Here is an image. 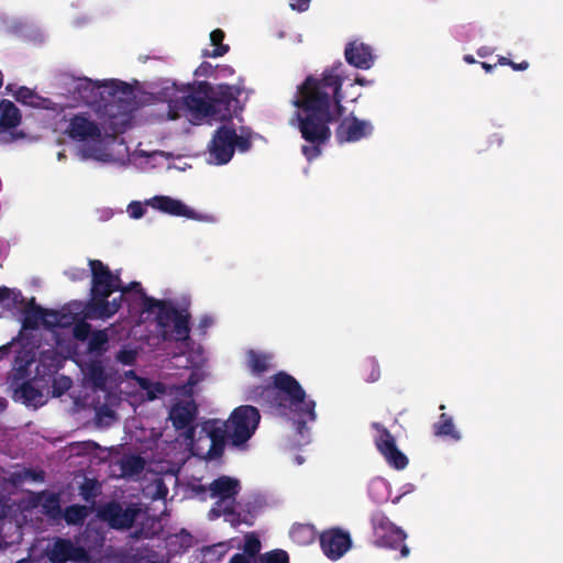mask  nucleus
I'll use <instances>...</instances> for the list:
<instances>
[{"mask_svg":"<svg viewBox=\"0 0 563 563\" xmlns=\"http://www.w3.org/2000/svg\"><path fill=\"white\" fill-rule=\"evenodd\" d=\"M345 79V66L336 60L320 75L307 76L298 86L294 101L298 108L297 128L307 142L301 146V153L309 162L319 157L322 146L330 141V123L344 114L342 85Z\"/></svg>","mask_w":563,"mask_h":563,"instance_id":"nucleus-1","label":"nucleus"},{"mask_svg":"<svg viewBox=\"0 0 563 563\" xmlns=\"http://www.w3.org/2000/svg\"><path fill=\"white\" fill-rule=\"evenodd\" d=\"M208 489L211 498H218V500H230L236 499L241 485L239 479L222 475L213 479L209 484Z\"/></svg>","mask_w":563,"mask_h":563,"instance_id":"nucleus-20","label":"nucleus"},{"mask_svg":"<svg viewBox=\"0 0 563 563\" xmlns=\"http://www.w3.org/2000/svg\"><path fill=\"white\" fill-rule=\"evenodd\" d=\"M374 126L368 120H361L354 114L344 117L335 129L339 144L355 143L373 134Z\"/></svg>","mask_w":563,"mask_h":563,"instance_id":"nucleus-8","label":"nucleus"},{"mask_svg":"<svg viewBox=\"0 0 563 563\" xmlns=\"http://www.w3.org/2000/svg\"><path fill=\"white\" fill-rule=\"evenodd\" d=\"M10 294L11 295L9 296V298L5 299L4 302H2V308L9 311L16 310L20 312L26 299L22 296V292L20 290L10 288Z\"/></svg>","mask_w":563,"mask_h":563,"instance_id":"nucleus-44","label":"nucleus"},{"mask_svg":"<svg viewBox=\"0 0 563 563\" xmlns=\"http://www.w3.org/2000/svg\"><path fill=\"white\" fill-rule=\"evenodd\" d=\"M90 299L88 301L74 300L63 307L60 311H52V317L60 327H69L73 322L80 319L91 320H106L111 317H101L98 312L90 307Z\"/></svg>","mask_w":563,"mask_h":563,"instance_id":"nucleus-13","label":"nucleus"},{"mask_svg":"<svg viewBox=\"0 0 563 563\" xmlns=\"http://www.w3.org/2000/svg\"><path fill=\"white\" fill-rule=\"evenodd\" d=\"M344 57L349 65L358 69H369L375 62V55L372 46L353 40L345 45Z\"/></svg>","mask_w":563,"mask_h":563,"instance_id":"nucleus-17","label":"nucleus"},{"mask_svg":"<svg viewBox=\"0 0 563 563\" xmlns=\"http://www.w3.org/2000/svg\"><path fill=\"white\" fill-rule=\"evenodd\" d=\"M181 117H186L191 124H200L207 118L213 117L210 101L195 93H188L179 100L169 102L167 118L177 120Z\"/></svg>","mask_w":563,"mask_h":563,"instance_id":"nucleus-5","label":"nucleus"},{"mask_svg":"<svg viewBox=\"0 0 563 563\" xmlns=\"http://www.w3.org/2000/svg\"><path fill=\"white\" fill-rule=\"evenodd\" d=\"M364 371L368 383H375L380 378V366L375 357H369L365 361Z\"/></svg>","mask_w":563,"mask_h":563,"instance_id":"nucleus-45","label":"nucleus"},{"mask_svg":"<svg viewBox=\"0 0 563 563\" xmlns=\"http://www.w3.org/2000/svg\"><path fill=\"white\" fill-rule=\"evenodd\" d=\"M74 282L81 280L86 274L85 269H75L73 273H66Z\"/></svg>","mask_w":563,"mask_h":563,"instance_id":"nucleus-61","label":"nucleus"},{"mask_svg":"<svg viewBox=\"0 0 563 563\" xmlns=\"http://www.w3.org/2000/svg\"><path fill=\"white\" fill-rule=\"evenodd\" d=\"M115 86L120 87V91L123 95H126V96L132 95V88L126 82L118 81V84H115Z\"/></svg>","mask_w":563,"mask_h":563,"instance_id":"nucleus-62","label":"nucleus"},{"mask_svg":"<svg viewBox=\"0 0 563 563\" xmlns=\"http://www.w3.org/2000/svg\"><path fill=\"white\" fill-rule=\"evenodd\" d=\"M233 139L234 151L238 150L241 153H245L251 150L252 140L250 135H238L235 132V136Z\"/></svg>","mask_w":563,"mask_h":563,"instance_id":"nucleus-49","label":"nucleus"},{"mask_svg":"<svg viewBox=\"0 0 563 563\" xmlns=\"http://www.w3.org/2000/svg\"><path fill=\"white\" fill-rule=\"evenodd\" d=\"M73 327V335L78 341H86L91 335V324L87 322V319L76 320L71 323Z\"/></svg>","mask_w":563,"mask_h":563,"instance_id":"nucleus-43","label":"nucleus"},{"mask_svg":"<svg viewBox=\"0 0 563 563\" xmlns=\"http://www.w3.org/2000/svg\"><path fill=\"white\" fill-rule=\"evenodd\" d=\"M12 347H13V342H10L8 344L0 346V360L8 357Z\"/></svg>","mask_w":563,"mask_h":563,"instance_id":"nucleus-60","label":"nucleus"},{"mask_svg":"<svg viewBox=\"0 0 563 563\" xmlns=\"http://www.w3.org/2000/svg\"><path fill=\"white\" fill-rule=\"evenodd\" d=\"M90 514V508L84 505H70L65 508L62 517L68 525H82Z\"/></svg>","mask_w":563,"mask_h":563,"instance_id":"nucleus-31","label":"nucleus"},{"mask_svg":"<svg viewBox=\"0 0 563 563\" xmlns=\"http://www.w3.org/2000/svg\"><path fill=\"white\" fill-rule=\"evenodd\" d=\"M311 0H290L289 5L292 10L305 12L308 10Z\"/></svg>","mask_w":563,"mask_h":563,"instance_id":"nucleus-54","label":"nucleus"},{"mask_svg":"<svg viewBox=\"0 0 563 563\" xmlns=\"http://www.w3.org/2000/svg\"><path fill=\"white\" fill-rule=\"evenodd\" d=\"M224 36L225 34L221 29L213 30L210 33V41L216 47L212 52L206 51L202 56L217 58L225 55L230 47L228 44H223Z\"/></svg>","mask_w":563,"mask_h":563,"instance_id":"nucleus-32","label":"nucleus"},{"mask_svg":"<svg viewBox=\"0 0 563 563\" xmlns=\"http://www.w3.org/2000/svg\"><path fill=\"white\" fill-rule=\"evenodd\" d=\"M377 544L383 548L400 550V558L409 555V548L405 544L406 532L393 523L387 517H383L376 527Z\"/></svg>","mask_w":563,"mask_h":563,"instance_id":"nucleus-9","label":"nucleus"},{"mask_svg":"<svg viewBox=\"0 0 563 563\" xmlns=\"http://www.w3.org/2000/svg\"><path fill=\"white\" fill-rule=\"evenodd\" d=\"M510 67L514 70H526L529 67V63L527 60H522L521 63L511 62Z\"/></svg>","mask_w":563,"mask_h":563,"instance_id":"nucleus-64","label":"nucleus"},{"mask_svg":"<svg viewBox=\"0 0 563 563\" xmlns=\"http://www.w3.org/2000/svg\"><path fill=\"white\" fill-rule=\"evenodd\" d=\"M189 314H179L173 320L174 332L177 341H186L189 339L190 327H189Z\"/></svg>","mask_w":563,"mask_h":563,"instance_id":"nucleus-37","label":"nucleus"},{"mask_svg":"<svg viewBox=\"0 0 563 563\" xmlns=\"http://www.w3.org/2000/svg\"><path fill=\"white\" fill-rule=\"evenodd\" d=\"M24 468V476L25 481H32V482H44L45 479V472L43 470H34V468Z\"/></svg>","mask_w":563,"mask_h":563,"instance_id":"nucleus-52","label":"nucleus"},{"mask_svg":"<svg viewBox=\"0 0 563 563\" xmlns=\"http://www.w3.org/2000/svg\"><path fill=\"white\" fill-rule=\"evenodd\" d=\"M88 266L91 273L89 307L101 317H113L122 307V297L109 300L120 289V272H112L100 260H89Z\"/></svg>","mask_w":563,"mask_h":563,"instance_id":"nucleus-3","label":"nucleus"},{"mask_svg":"<svg viewBox=\"0 0 563 563\" xmlns=\"http://www.w3.org/2000/svg\"><path fill=\"white\" fill-rule=\"evenodd\" d=\"M260 420L261 415L257 408L250 405L236 407L227 420L230 429V444L244 450L255 433Z\"/></svg>","mask_w":563,"mask_h":563,"instance_id":"nucleus-4","label":"nucleus"},{"mask_svg":"<svg viewBox=\"0 0 563 563\" xmlns=\"http://www.w3.org/2000/svg\"><path fill=\"white\" fill-rule=\"evenodd\" d=\"M145 208L140 201H132L128 206V212L131 218L140 219L145 214Z\"/></svg>","mask_w":563,"mask_h":563,"instance_id":"nucleus-51","label":"nucleus"},{"mask_svg":"<svg viewBox=\"0 0 563 563\" xmlns=\"http://www.w3.org/2000/svg\"><path fill=\"white\" fill-rule=\"evenodd\" d=\"M269 356L256 352L254 350H249L246 352V366L254 375H262L269 368Z\"/></svg>","mask_w":563,"mask_h":563,"instance_id":"nucleus-29","label":"nucleus"},{"mask_svg":"<svg viewBox=\"0 0 563 563\" xmlns=\"http://www.w3.org/2000/svg\"><path fill=\"white\" fill-rule=\"evenodd\" d=\"M43 496H45V490L32 493L29 498V505L31 508H36L42 506Z\"/></svg>","mask_w":563,"mask_h":563,"instance_id":"nucleus-55","label":"nucleus"},{"mask_svg":"<svg viewBox=\"0 0 563 563\" xmlns=\"http://www.w3.org/2000/svg\"><path fill=\"white\" fill-rule=\"evenodd\" d=\"M40 364L47 366L48 371H56L58 368V358L54 351H45L40 355Z\"/></svg>","mask_w":563,"mask_h":563,"instance_id":"nucleus-48","label":"nucleus"},{"mask_svg":"<svg viewBox=\"0 0 563 563\" xmlns=\"http://www.w3.org/2000/svg\"><path fill=\"white\" fill-rule=\"evenodd\" d=\"M156 310V323L162 330L169 328L173 320L179 314V310L173 302L153 297H145L143 312L152 313Z\"/></svg>","mask_w":563,"mask_h":563,"instance_id":"nucleus-18","label":"nucleus"},{"mask_svg":"<svg viewBox=\"0 0 563 563\" xmlns=\"http://www.w3.org/2000/svg\"><path fill=\"white\" fill-rule=\"evenodd\" d=\"M320 545L325 556L338 560L350 549L351 538L340 529H332L320 534Z\"/></svg>","mask_w":563,"mask_h":563,"instance_id":"nucleus-16","label":"nucleus"},{"mask_svg":"<svg viewBox=\"0 0 563 563\" xmlns=\"http://www.w3.org/2000/svg\"><path fill=\"white\" fill-rule=\"evenodd\" d=\"M203 431L210 439V448L207 451L208 460H217L222 457L227 441L230 442V429L227 421L211 420L203 424Z\"/></svg>","mask_w":563,"mask_h":563,"instance_id":"nucleus-14","label":"nucleus"},{"mask_svg":"<svg viewBox=\"0 0 563 563\" xmlns=\"http://www.w3.org/2000/svg\"><path fill=\"white\" fill-rule=\"evenodd\" d=\"M16 393L20 394L21 398L25 404H32L42 397V393L36 388L31 380L22 383Z\"/></svg>","mask_w":563,"mask_h":563,"instance_id":"nucleus-39","label":"nucleus"},{"mask_svg":"<svg viewBox=\"0 0 563 563\" xmlns=\"http://www.w3.org/2000/svg\"><path fill=\"white\" fill-rule=\"evenodd\" d=\"M71 387V379L66 376H62L59 379H55L53 383V394L55 396H62Z\"/></svg>","mask_w":563,"mask_h":563,"instance_id":"nucleus-50","label":"nucleus"},{"mask_svg":"<svg viewBox=\"0 0 563 563\" xmlns=\"http://www.w3.org/2000/svg\"><path fill=\"white\" fill-rule=\"evenodd\" d=\"M67 135L76 141H93L101 142L102 131L100 126L89 120L86 113L75 114L70 120L66 130Z\"/></svg>","mask_w":563,"mask_h":563,"instance_id":"nucleus-15","label":"nucleus"},{"mask_svg":"<svg viewBox=\"0 0 563 563\" xmlns=\"http://www.w3.org/2000/svg\"><path fill=\"white\" fill-rule=\"evenodd\" d=\"M109 350L108 329L95 330L88 338L87 351L90 354L102 356Z\"/></svg>","mask_w":563,"mask_h":563,"instance_id":"nucleus-27","label":"nucleus"},{"mask_svg":"<svg viewBox=\"0 0 563 563\" xmlns=\"http://www.w3.org/2000/svg\"><path fill=\"white\" fill-rule=\"evenodd\" d=\"M101 492V485L97 479L86 478L79 487V494L87 503L95 504L96 497Z\"/></svg>","mask_w":563,"mask_h":563,"instance_id":"nucleus-36","label":"nucleus"},{"mask_svg":"<svg viewBox=\"0 0 563 563\" xmlns=\"http://www.w3.org/2000/svg\"><path fill=\"white\" fill-rule=\"evenodd\" d=\"M228 563H257L256 560H250L246 555L235 553L231 556Z\"/></svg>","mask_w":563,"mask_h":563,"instance_id":"nucleus-57","label":"nucleus"},{"mask_svg":"<svg viewBox=\"0 0 563 563\" xmlns=\"http://www.w3.org/2000/svg\"><path fill=\"white\" fill-rule=\"evenodd\" d=\"M120 470L123 477L140 475L145 467V460L135 454L124 455L120 462Z\"/></svg>","mask_w":563,"mask_h":563,"instance_id":"nucleus-28","label":"nucleus"},{"mask_svg":"<svg viewBox=\"0 0 563 563\" xmlns=\"http://www.w3.org/2000/svg\"><path fill=\"white\" fill-rule=\"evenodd\" d=\"M261 549L262 544L258 537L251 532L244 538L243 552L241 554L246 555L250 560H256L258 562Z\"/></svg>","mask_w":563,"mask_h":563,"instance_id":"nucleus-35","label":"nucleus"},{"mask_svg":"<svg viewBox=\"0 0 563 563\" xmlns=\"http://www.w3.org/2000/svg\"><path fill=\"white\" fill-rule=\"evenodd\" d=\"M234 510H236V499L217 500L209 511V518L224 517Z\"/></svg>","mask_w":563,"mask_h":563,"instance_id":"nucleus-38","label":"nucleus"},{"mask_svg":"<svg viewBox=\"0 0 563 563\" xmlns=\"http://www.w3.org/2000/svg\"><path fill=\"white\" fill-rule=\"evenodd\" d=\"M168 494V488L165 486V484L161 481L156 486V492L154 494V497L156 499H164L166 495Z\"/></svg>","mask_w":563,"mask_h":563,"instance_id":"nucleus-58","label":"nucleus"},{"mask_svg":"<svg viewBox=\"0 0 563 563\" xmlns=\"http://www.w3.org/2000/svg\"><path fill=\"white\" fill-rule=\"evenodd\" d=\"M24 468L20 471H14L9 476V483L13 486L18 487L25 483Z\"/></svg>","mask_w":563,"mask_h":563,"instance_id":"nucleus-53","label":"nucleus"},{"mask_svg":"<svg viewBox=\"0 0 563 563\" xmlns=\"http://www.w3.org/2000/svg\"><path fill=\"white\" fill-rule=\"evenodd\" d=\"M432 430L437 437H450L454 440H460L461 438L459 431L455 429L452 417L444 412H442L438 421L433 423Z\"/></svg>","mask_w":563,"mask_h":563,"instance_id":"nucleus-30","label":"nucleus"},{"mask_svg":"<svg viewBox=\"0 0 563 563\" xmlns=\"http://www.w3.org/2000/svg\"><path fill=\"white\" fill-rule=\"evenodd\" d=\"M85 376L95 390L104 391L107 389L108 374L100 360H93L87 364Z\"/></svg>","mask_w":563,"mask_h":563,"instance_id":"nucleus-24","label":"nucleus"},{"mask_svg":"<svg viewBox=\"0 0 563 563\" xmlns=\"http://www.w3.org/2000/svg\"><path fill=\"white\" fill-rule=\"evenodd\" d=\"M15 100L26 106L36 107L38 104L40 96L35 93L34 90L27 87H19V89L13 93Z\"/></svg>","mask_w":563,"mask_h":563,"instance_id":"nucleus-40","label":"nucleus"},{"mask_svg":"<svg viewBox=\"0 0 563 563\" xmlns=\"http://www.w3.org/2000/svg\"><path fill=\"white\" fill-rule=\"evenodd\" d=\"M372 428L377 431L374 443L378 452L385 457L388 465L401 471L407 467L408 457L397 448L395 437L379 422H373Z\"/></svg>","mask_w":563,"mask_h":563,"instance_id":"nucleus-6","label":"nucleus"},{"mask_svg":"<svg viewBox=\"0 0 563 563\" xmlns=\"http://www.w3.org/2000/svg\"><path fill=\"white\" fill-rule=\"evenodd\" d=\"M120 292L119 297H122V303L124 301L129 300V296L131 292H134L141 300L142 308L144 307V299L145 297H148L146 292L144 291L142 285L140 282H131L130 284L125 285L122 280L120 283V289H118Z\"/></svg>","mask_w":563,"mask_h":563,"instance_id":"nucleus-34","label":"nucleus"},{"mask_svg":"<svg viewBox=\"0 0 563 563\" xmlns=\"http://www.w3.org/2000/svg\"><path fill=\"white\" fill-rule=\"evenodd\" d=\"M246 400L264 407L291 410L297 416L316 420V401L308 399L300 383L286 372H278L272 377L268 385L252 387Z\"/></svg>","mask_w":563,"mask_h":563,"instance_id":"nucleus-2","label":"nucleus"},{"mask_svg":"<svg viewBox=\"0 0 563 563\" xmlns=\"http://www.w3.org/2000/svg\"><path fill=\"white\" fill-rule=\"evenodd\" d=\"M214 88L216 87H213L208 81H199L196 87L194 85H188V89L190 90V93H195L196 96L201 95V96H203L202 98H205L207 100H210Z\"/></svg>","mask_w":563,"mask_h":563,"instance_id":"nucleus-46","label":"nucleus"},{"mask_svg":"<svg viewBox=\"0 0 563 563\" xmlns=\"http://www.w3.org/2000/svg\"><path fill=\"white\" fill-rule=\"evenodd\" d=\"M20 312L23 314L22 329L24 330L37 329L41 321L46 323V316H52V311H48L36 305L35 298H31L29 301L25 300V303L22 306Z\"/></svg>","mask_w":563,"mask_h":563,"instance_id":"nucleus-21","label":"nucleus"},{"mask_svg":"<svg viewBox=\"0 0 563 563\" xmlns=\"http://www.w3.org/2000/svg\"><path fill=\"white\" fill-rule=\"evenodd\" d=\"M137 515L135 508H123L118 501H109L98 509V517L112 529L122 530L133 526Z\"/></svg>","mask_w":563,"mask_h":563,"instance_id":"nucleus-11","label":"nucleus"},{"mask_svg":"<svg viewBox=\"0 0 563 563\" xmlns=\"http://www.w3.org/2000/svg\"><path fill=\"white\" fill-rule=\"evenodd\" d=\"M10 288L5 286H0V306L2 307V302L5 301V299L10 296Z\"/></svg>","mask_w":563,"mask_h":563,"instance_id":"nucleus-63","label":"nucleus"},{"mask_svg":"<svg viewBox=\"0 0 563 563\" xmlns=\"http://www.w3.org/2000/svg\"><path fill=\"white\" fill-rule=\"evenodd\" d=\"M223 518H224V521L229 522L234 528L239 527L241 523H245L247 526L253 525V520H252L253 515L251 514L250 509L247 511H243V512L234 510V511L228 514L227 516H224Z\"/></svg>","mask_w":563,"mask_h":563,"instance_id":"nucleus-42","label":"nucleus"},{"mask_svg":"<svg viewBox=\"0 0 563 563\" xmlns=\"http://www.w3.org/2000/svg\"><path fill=\"white\" fill-rule=\"evenodd\" d=\"M212 66L208 62H203L200 66L195 70V75L197 76H209L211 74Z\"/></svg>","mask_w":563,"mask_h":563,"instance_id":"nucleus-56","label":"nucleus"},{"mask_svg":"<svg viewBox=\"0 0 563 563\" xmlns=\"http://www.w3.org/2000/svg\"><path fill=\"white\" fill-rule=\"evenodd\" d=\"M241 90L236 86L220 84L217 85L210 98L213 117L221 120H229L232 118L233 103L238 102V96Z\"/></svg>","mask_w":563,"mask_h":563,"instance_id":"nucleus-10","label":"nucleus"},{"mask_svg":"<svg viewBox=\"0 0 563 563\" xmlns=\"http://www.w3.org/2000/svg\"><path fill=\"white\" fill-rule=\"evenodd\" d=\"M137 384L141 389L146 391V397L148 400L156 399L159 395H164L166 393V386L161 382H152L145 377H139Z\"/></svg>","mask_w":563,"mask_h":563,"instance_id":"nucleus-33","label":"nucleus"},{"mask_svg":"<svg viewBox=\"0 0 563 563\" xmlns=\"http://www.w3.org/2000/svg\"><path fill=\"white\" fill-rule=\"evenodd\" d=\"M197 413V408L192 402L177 404L169 411V419L177 430H184L190 427Z\"/></svg>","mask_w":563,"mask_h":563,"instance_id":"nucleus-22","label":"nucleus"},{"mask_svg":"<svg viewBox=\"0 0 563 563\" xmlns=\"http://www.w3.org/2000/svg\"><path fill=\"white\" fill-rule=\"evenodd\" d=\"M292 542L300 547H306L314 542L317 530L309 523H295L289 532Z\"/></svg>","mask_w":563,"mask_h":563,"instance_id":"nucleus-25","label":"nucleus"},{"mask_svg":"<svg viewBox=\"0 0 563 563\" xmlns=\"http://www.w3.org/2000/svg\"><path fill=\"white\" fill-rule=\"evenodd\" d=\"M21 112L10 100L0 101V144H8L18 139L24 137L23 132H12L21 123Z\"/></svg>","mask_w":563,"mask_h":563,"instance_id":"nucleus-12","label":"nucleus"},{"mask_svg":"<svg viewBox=\"0 0 563 563\" xmlns=\"http://www.w3.org/2000/svg\"><path fill=\"white\" fill-rule=\"evenodd\" d=\"M257 563H289V555L283 549H275L261 554Z\"/></svg>","mask_w":563,"mask_h":563,"instance_id":"nucleus-41","label":"nucleus"},{"mask_svg":"<svg viewBox=\"0 0 563 563\" xmlns=\"http://www.w3.org/2000/svg\"><path fill=\"white\" fill-rule=\"evenodd\" d=\"M146 205L170 216L185 217L189 219L195 217L194 210L187 207L183 201L169 196H155L147 200Z\"/></svg>","mask_w":563,"mask_h":563,"instance_id":"nucleus-19","label":"nucleus"},{"mask_svg":"<svg viewBox=\"0 0 563 563\" xmlns=\"http://www.w3.org/2000/svg\"><path fill=\"white\" fill-rule=\"evenodd\" d=\"M78 551L70 540L58 538L48 552V559L53 563H66L75 560Z\"/></svg>","mask_w":563,"mask_h":563,"instance_id":"nucleus-23","label":"nucleus"},{"mask_svg":"<svg viewBox=\"0 0 563 563\" xmlns=\"http://www.w3.org/2000/svg\"><path fill=\"white\" fill-rule=\"evenodd\" d=\"M298 418L299 419L296 421V429H297V432L302 435L305 431H308L307 422L310 420L307 417L298 416Z\"/></svg>","mask_w":563,"mask_h":563,"instance_id":"nucleus-59","label":"nucleus"},{"mask_svg":"<svg viewBox=\"0 0 563 563\" xmlns=\"http://www.w3.org/2000/svg\"><path fill=\"white\" fill-rule=\"evenodd\" d=\"M234 136L235 129L233 126L221 125L214 131L208 144V152L214 164L225 165L232 159Z\"/></svg>","mask_w":563,"mask_h":563,"instance_id":"nucleus-7","label":"nucleus"},{"mask_svg":"<svg viewBox=\"0 0 563 563\" xmlns=\"http://www.w3.org/2000/svg\"><path fill=\"white\" fill-rule=\"evenodd\" d=\"M41 512L53 520L62 518L63 509L60 506V495L58 493L45 490Z\"/></svg>","mask_w":563,"mask_h":563,"instance_id":"nucleus-26","label":"nucleus"},{"mask_svg":"<svg viewBox=\"0 0 563 563\" xmlns=\"http://www.w3.org/2000/svg\"><path fill=\"white\" fill-rule=\"evenodd\" d=\"M136 357H137L136 351L133 349H126V347L121 349L115 354L117 362H119L123 365H128V366L134 365L136 362Z\"/></svg>","mask_w":563,"mask_h":563,"instance_id":"nucleus-47","label":"nucleus"}]
</instances>
